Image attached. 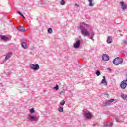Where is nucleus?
Wrapping results in <instances>:
<instances>
[{
    "instance_id": "nucleus-1",
    "label": "nucleus",
    "mask_w": 127,
    "mask_h": 127,
    "mask_svg": "<svg viewBox=\"0 0 127 127\" xmlns=\"http://www.w3.org/2000/svg\"><path fill=\"white\" fill-rule=\"evenodd\" d=\"M91 27V26L90 25L86 24L84 23H81L80 24V28L81 30V32L82 35H84V36H92V37H94V35L95 34H94V32H89V31H88V29L87 28H90Z\"/></svg>"
},
{
    "instance_id": "nucleus-2",
    "label": "nucleus",
    "mask_w": 127,
    "mask_h": 127,
    "mask_svg": "<svg viewBox=\"0 0 127 127\" xmlns=\"http://www.w3.org/2000/svg\"><path fill=\"white\" fill-rule=\"evenodd\" d=\"M124 62V60H123V58L117 57L113 60V64L115 65V66H119L120 64H122Z\"/></svg>"
},
{
    "instance_id": "nucleus-3",
    "label": "nucleus",
    "mask_w": 127,
    "mask_h": 127,
    "mask_svg": "<svg viewBox=\"0 0 127 127\" xmlns=\"http://www.w3.org/2000/svg\"><path fill=\"white\" fill-rule=\"evenodd\" d=\"M83 114L84 115V117L86 119H91L93 115H92V113L91 112L89 111V110L84 109H83Z\"/></svg>"
},
{
    "instance_id": "nucleus-4",
    "label": "nucleus",
    "mask_w": 127,
    "mask_h": 127,
    "mask_svg": "<svg viewBox=\"0 0 127 127\" xmlns=\"http://www.w3.org/2000/svg\"><path fill=\"white\" fill-rule=\"evenodd\" d=\"M27 119L31 122H36V121H38V120H39V117L29 114L28 116Z\"/></svg>"
},
{
    "instance_id": "nucleus-5",
    "label": "nucleus",
    "mask_w": 127,
    "mask_h": 127,
    "mask_svg": "<svg viewBox=\"0 0 127 127\" xmlns=\"http://www.w3.org/2000/svg\"><path fill=\"white\" fill-rule=\"evenodd\" d=\"M30 68L32 70H39V65L38 64H31L30 65Z\"/></svg>"
},
{
    "instance_id": "nucleus-6",
    "label": "nucleus",
    "mask_w": 127,
    "mask_h": 127,
    "mask_svg": "<svg viewBox=\"0 0 127 127\" xmlns=\"http://www.w3.org/2000/svg\"><path fill=\"white\" fill-rule=\"evenodd\" d=\"M127 86V82L126 80H123L120 84V88L125 90Z\"/></svg>"
},
{
    "instance_id": "nucleus-7",
    "label": "nucleus",
    "mask_w": 127,
    "mask_h": 127,
    "mask_svg": "<svg viewBox=\"0 0 127 127\" xmlns=\"http://www.w3.org/2000/svg\"><path fill=\"white\" fill-rule=\"evenodd\" d=\"M115 101V99H110L109 100L107 101L106 102L103 103V106L104 107H107L108 106H110L113 102Z\"/></svg>"
},
{
    "instance_id": "nucleus-8",
    "label": "nucleus",
    "mask_w": 127,
    "mask_h": 127,
    "mask_svg": "<svg viewBox=\"0 0 127 127\" xmlns=\"http://www.w3.org/2000/svg\"><path fill=\"white\" fill-rule=\"evenodd\" d=\"M81 45V40H78L76 42L73 44V46L75 49H77L80 47Z\"/></svg>"
},
{
    "instance_id": "nucleus-9",
    "label": "nucleus",
    "mask_w": 127,
    "mask_h": 127,
    "mask_svg": "<svg viewBox=\"0 0 127 127\" xmlns=\"http://www.w3.org/2000/svg\"><path fill=\"white\" fill-rule=\"evenodd\" d=\"M102 60L103 61H108L110 59V57H109V55L107 54H104L102 56Z\"/></svg>"
},
{
    "instance_id": "nucleus-10",
    "label": "nucleus",
    "mask_w": 127,
    "mask_h": 127,
    "mask_svg": "<svg viewBox=\"0 0 127 127\" xmlns=\"http://www.w3.org/2000/svg\"><path fill=\"white\" fill-rule=\"evenodd\" d=\"M120 5L122 6V9L123 10H125V9H127V4H125V2H121Z\"/></svg>"
},
{
    "instance_id": "nucleus-11",
    "label": "nucleus",
    "mask_w": 127,
    "mask_h": 127,
    "mask_svg": "<svg viewBox=\"0 0 127 127\" xmlns=\"http://www.w3.org/2000/svg\"><path fill=\"white\" fill-rule=\"evenodd\" d=\"M103 79L102 80L101 84H103L105 86H107L108 85V83L107 81H106V76H103Z\"/></svg>"
},
{
    "instance_id": "nucleus-12",
    "label": "nucleus",
    "mask_w": 127,
    "mask_h": 127,
    "mask_svg": "<svg viewBox=\"0 0 127 127\" xmlns=\"http://www.w3.org/2000/svg\"><path fill=\"white\" fill-rule=\"evenodd\" d=\"M107 43H112L113 42V37L112 36H108L107 40Z\"/></svg>"
},
{
    "instance_id": "nucleus-13",
    "label": "nucleus",
    "mask_w": 127,
    "mask_h": 127,
    "mask_svg": "<svg viewBox=\"0 0 127 127\" xmlns=\"http://www.w3.org/2000/svg\"><path fill=\"white\" fill-rule=\"evenodd\" d=\"M11 55H12V53H8L5 57V60H8V59L10 58V56H11Z\"/></svg>"
},
{
    "instance_id": "nucleus-14",
    "label": "nucleus",
    "mask_w": 127,
    "mask_h": 127,
    "mask_svg": "<svg viewBox=\"0 0 127 127\" xmlns=\"http://www.w3.org/2000/svg\"><path fill=\"white\" fill-rule=\"evenodd\" d=\"M18 30L19 31H21L22 32H23L25 31V28L23 27V26H19L18 28Z\"/></svg>"
},
{
    "instance_id": "nucleus-15",
    "label": "nucleus",
    "mask_w": 127,
    "mask_h": 127,
    "mask_svg": "<svg viewBox=\"0 0 127 127\" xmlns=\"http://www.w3.org/2000/svg\"><path fill=\"white\" fill-rule=\"evenodd\" d=\"M22 47H23V48H24V49H27V44H26V43L25 42H22Z\"/></svg>"
},
{
    "instance_id": "nucleus-16",
    "label": "nucleus",
    "mask_w": 127,
    "mask_h": 127,
    "mask_svg": "<svg viewBox=\"0 0 127 127\" xmlns=\"http://www.w3.org/2000/svg\"><path fill=\"white\" fill-rule=\"evenodd\" d=\"M0 37L2 40H5V41H6L7 39H8V38H7L6 36L4 35H1Z\"/></svg>"
},
{
    "instance_id": "nucleus-17",
    "label": "nucleus",
    "mask_w": 127,
    "mask_h": 127,
    "mask_svg": "<svg viewBox=\"0 0 127 127\" xmlns=\"http://www.w3.org/2000/svg\"><path fill=\"white\" fill-rule=\"evenodd\" d=\"M121 98H122V99H123V100H127V95H125V94H121L120 95Z\"/></svg>"
},
{
    "instance_id": "nucleus-18",
    "label": "nucleus",
    "mask_w": 127,
    "mask_h": 127,
    "mask_svg": "<svg viewBox=\"0 0 127 127\" xmlns=\"http://www.w3.org/2000/svg\"><path fill=\"white\" fill-rule=\"evenodd\" d=\"M94 0H88V1L89 2V6H94V3H93V1Z\"/></svg>"
},
{
    "instance_id": "nucleus-19",
    "label": "nucleus",
    "mask_w": 127,
    "mask_h": 127,
    "mask_svg": "<svg viewBox=\"0 0 127 127\" xmlns=\"http://www.w3.org/2000/svg\"><path fill=\"white\" fill-rule=\"evenodd\" d=\"M60 4L61 5H65V4H66V1H65V0H62L60 1Z\"/></svg>"
},
{
    "instance_id": "nucleus-20",
    "label": "nucleus",
    "mask_w": 127,
    "mask_h": 127,
    "mask_svg": "<svg viewBox=\"0 0 127 127\" xmlns=\"http://www.w3.org/2000/svg\"><path fill=\"white\" fill-rule=\"evenodd\" d=\"M58 111H59V112L62 113V112H63V111H64V108L63 107H60L58 108Z\"/></svg>"
},
{
    "instance_id": "nucleus-21",
    "label": "nucleus",
    "mask_w": 127,
    "mask_h": 127,
    "mask_svg": "<svg viewBox=\"0 0 127 127\" xmlns=\"http://www.w3.org/2000/svg\"><path fill=\"white\" fill-rule=\"evenodd\" d=\"M122 44H127V38L122 41Z\"/></svg>"
},
{
    "instance_id": "nucleus-22",
    "label": "nucleus",
    "mask_w": 127,
    "mask_h": 127,
    "mask_svg": "<svg viewBox=\"0 0 127 127\" xmlns=\"http://www.w3.org/2000/svg\"><path fill=\"white\" fill-rule=\"evenodd\" d=\"M115 119L117 123H120V122H121V120H120V117L118 116L115 117Z\"/></svg>"
},
{
    "instance_id": "nucleus-23",
    "label": "nucleus",
    "mask_w": 127,
    "mask_h": 127,
    "mask_svg": "<svg viewBox=\"0 0 127 127\" xmlns=\"http://www.w3.org/2000/svg\"><path fill=\"white\" fill-rule=\"evenodd\" d=\"M52 29L51 28H49L48 29V33H49L50 34H51V33H52Z\"/></svg>"
},
{
    "instance_id": "nucleus-24",
    "label": "nucleus",
    "mask_w": 127,
    "mask_h": 127,
    "mask_svg": "<svg viewBox=\"0 0 127 127\" xmlns=\"http://www.w3.org/2000/svg\"><path fill=\"white\" fill-rule=\"evenodd\" d=\"M95 74L97 75V76H100V75H101V71L99 70H97L95 72Z\"/></svg>"
},
{
    "instance_id": "nucleus-25",
    "label": "nucleus",
    "mask_w": 127,
    "mask_h": 127,
    "mask_svg": "<svg viewBox=\"0 0 127 127\" xmlns=\"http://www.w3.org/2000/svg\"><path fill=\"white\" fill-rule=\"evenodd\" d=\"M60 104L61 106H64V105H65V101L62 100V101L60 102Z\"/></svg>"
},
{
    "instance_id": "nucleus-26",
    "label": "nucleus",
    "mask_w": 127,
    "mask_h": 127,
    "mask_svg": "<svg viewBox=\"0 0 127 127\" xmlns=\"http://www.w3.org/2000/svg\"><path fill=\"white\" fill-rule=\"evenodd\" d=\"M53 89H54L55 90L57 91V90H58V89H59V86H58V85L56 84V86L53 87Z\"/></svg>"
},
{
    "instance_id": "nucleus-27",
    "label": "nucleus",
    "mask_w": 127,
    "mask_h": 127,
    "mask_svg": "<svg viewBox=\"0 0 127 127\" xmlns=\"http://www.w3.org/2000/svg\"><path fill=\"white\" fill-rule=\"evenodd\" d=\"M29 111H30V112L31 113V114H33V113H35V111L34 110V109L33 108H32Z\"/></svg>"
},
{
    "instance_id": "nucleus-28",
    "label": "nucleus",
    "mask_w": 127,
    "mask_h": 127,
    "mask_svg": "<svg viewBox=\"0 0 127 127\" xmlns=\"http://www.w3.org/2000/svg\"><path fill=\"white\" fill-rule=\"evenodd\" d=\"M113 125L114 124L113 123V122H111L110 124H109L108 127H113Z\"/></svg>"
},
{
    "instance_id": "nucleus-29",
    "label": "nucleus",
    "mask_w": 127,
    "mask_h": 127,
    "mask_svg": "<svg viewBox=\"0 0 127 127\" xmlns=\"http://www.w3.org/2000/svg\"><path fill=\"white\" fill-rule=\"evenodd\" d=\"M17 13H18V14H19V15L22 14L21 12H20V11H17Z\"/></svg>"
},
{
    "instance_id": "nucleus-30",
    "label": "nucleus",
    "mask_w": 127,
    "mask_h": 127,
    "mask_svg": "<svg viewBox=\"0 0 127 127\" xmlns=\"http://www.w3.org/2000/svg\"><path fill=\"white\" fill-rule=\"evenodd\" d=\"M108 125V124H107V121H104V125Z\"/></svg>"
},
{
    "instance_id": "nucleus-31",
    "label": "nucleus",
    "mask_w": 127,
    "mask_h": 127,
    "mask_svg": "<svg viewBox=\"0 0 127 127\" xmlns=\"http://www.w3.org/2000/svg\"><path fill=\"white\" fill-rule=\"evenodd\" d=\"M89 38H90V39H91L92 40H94V39H93V36H91Z\"/></svg>"
},
{
    "instance_id": "nucleus-32",
    "label": "nucleus",
    "mask_w": 127,
    "mask_h": 127,
    "mask_svg": "<svg viewBox=\"0 0 127 127\" xmlns=\"http://www.w3.org/2000/svg\"><path fill=\"white\" fill-rule=\"evenodd\" d=\"M75 6H77V7H79L80 6L78 4L76 3Z\"/></svg>"
},
{
    "instance_id": "nucleus-33",
    "label": "nucleus",
    "mask_w": 127,
    "mask_h": 127,
    "mask_svg": "<svg viewBox=\"0 0 127 127\" xmlns=\"http://www.w3.org/2000/svg\"><path fill=\"white\" fill-rule=\"evenodd\" d=\"M126 79L125 80L127 82V74H126Z\"/></svg>"
},
{
    "instance_id": "nucleus-34",
    "label": "nucleus",
    "mask_w": 127,
    "mask_h": 127,
    "mask_svg": "<svg viewBox=\"0 0 127 127\" xmlns=\"http://www.w3.org/2000/svg\"><path fill=\"white\" fill-rule=\"evenodd\" d=\"M104 127H108V124L104 125Z\"/></svg>"
},
{
    "instance_id": "nucleus-35",
    "label": "nucleus",
    "mask_w": 127,
    "mask_h": 127,
    "mask_svg": "<svg viewBox=\"0 0 127 127\" xmlns=\"http://www.w3.org/2000/svg\"><path fill=\"white\" fill-rule=\"evenodd\" d=\"M107 70H109V71H111V68H107Z\"/></svg>"
},
{
    "instance_id": "nucleus-36",
    "label": "nucleus",
    "mask_w": 127,
    "mask_h": 127,
    "mask_svg": "<svg viewBox=\"0 0 127 127\" xmlns=\"http://www.w3.org/2000/svg\"><path fill=\"white\" fill-rule=\"evenodd\" d=\"M22 17H23L24 19H25V17H24V16H23Z\"/></svg>"
},
{
    "instance_id": "nucleus-37",
    "label": "nucleus",
    "mask_w": 127,
    "mask_h": 127,
    "mask_svg": "<svg viewBox=\"0 0 127 127\" xmlns=\"http://www.w3.org/2000/svg\"><path fill=\"white\" fill-rule=\"evenodd\" d=\"M22 17H23L24 19H25V17H24V16H23Z\"/></svg>"
},
{
    "instance_id": "nucleus-38",
    "label": "nucleus",
    "mask_w": 127,
    "mask_h": 127,
    "mask_svg": "<svg viewBox=\"0 0 127 127\" xmlns=\"http://www.w3.org/2000/svg\"><path fill=\"white\" fill-rule=\"evenodd\" d=\"M93 127H96V124H94L93 125Z\"/></svg>"
},
{
    "instance_id": "nucleus-39",
    "label": "nucleus",
    "mask_w": 127,
    "mask_h": 127,
    "mask_svg": "<svg viewBox=\"0 0 127 127\" xmlns=\"http://www.w3.org/2000/svg\"><path fill=\"white\" fill-rule=\"evenodd\" d=\"M20 15H21L22 16H22H23V14H22Z\"/></svg>"
},
{
    "instance_id": "nucleus-40",
    "label": "nucleus",
    "mask_w": 127,
    "mask_h": 127,
    "mask_svg": "<svg viewBox=\"0 0 127 127\" xmlns=\"http://www.w3.org/2000/svg\"><path fill=\"white\" fill-rule=\"evenodd\" d=\"M105 95H107V96H108V94L107 93H105Z\"/></svg>"
}]
</instances>
